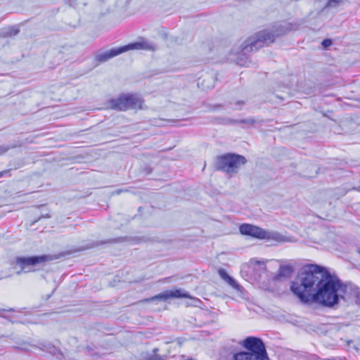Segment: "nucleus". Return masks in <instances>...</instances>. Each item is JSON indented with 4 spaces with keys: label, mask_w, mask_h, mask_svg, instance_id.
Instances as JSON below:
<instances>
[{
    "label": "nucleus",
    "mask_w": 360,
    "mask_h": 360,
    "mask_svg": "<svg viewBox=\"0 0 360 360\" xmlns=\"http://www.w3.org/2000/svg\"><path fill=\"white\" fill-rule=\"evenodd\" d=\"M354 293L356 297V302L359 304H360V290L359 288H356L354 290Z\"/></svg>",
    "instance_id": "19"
},
{
    "label": "nucleus",
    "mask_w": 360,
    "mask_h": 360,
    "mask_svg": "<svg viewBox=\"0 0 360 360\" xmlns=\"http://www.w3.org/2000/svg\"><path fill=\"white\" fill-rule=\"evenodd\" d=\"M293 271L290 265H281L278 269L277 276L279 278H289Z\"/></svg>",
    "instance_id": "13"
},
{
    "label": "nucleus",
    "mask_w": 360,
    "mask_h": 360,
    "mask_svg": "<svg viewBox=\"0 0 360 360\" xmlns=\"http://www.w3.org/2000/svg\"><path fill=\"white\" fill-rule=\"evenodd\" d=\"M218 274L220 276V277L226 283H228L231 287H233L235 289H238L239 285H238L236 281L232 277L229 276L224 269H219L218 270Z\"/></svg>",
    "instance_id": "12"
},
{
    "label": "nucleus",
    "mask_w": 360,
    "mask_h": 360,
    "mask_svg": "<svg viewBox=\"0 0 360 360\" xmlns=\"http://www.w3.org/2000/svg\"><path fill=\"white\" fill-rule=\"evenodd\" d=\"M341 1L342 0H328L325 7H336Z\"/></svg>",
    "instance_id": "16"
},
{
    "label": "nucleus",
    "mask_w": 360,
    "mask_h": 360,
    "mask_svg": "<svg viewBox=\"0 0 360 360\" xmlns=\"http://www.w3.org/2000/svg\"><path fill=\"white\" fill-rule=\"evenodd\" d=\"M155 44L142 39L138 41L130 43L121 47L113 48L106 51L99 53L96 56V60L99 62H105L126 51L131 50L155 51Z\"/></svg>",
    "instance_id": "5"
},
{
    "label": "nucleus",
    "mask_w": 360,
    "mask_h": 360,
    "mask_svg": "<svg viewBox=\"0 0 360 360\" xmlns=\"http://www.w3.org/2000/svg\"><path fill=\"white\" fill-rule=\"evenodd\" d=\"M14 146H0V155H3L6 152H7L11 148H13Z\"/></svg>",
    "instance_id": "18"
},
{
    "label": "nucleus",
    "mask_w": 360,
    "mask_h": 360,
    "mask_svg": "<svg viewBox=\"0 0 360 360\" xmlns=\"http://www.w3.org/2000/svg\"><path fill=\"white\" fill-rule=\"evenodd\" d=\"M143 98L138 94H123L106 103L108 109L124 111L128 109H142Z\"/></svg>",
    "instance_id": "6"
},
{
    "label": "nucleus",
    "mask_w": 360,
    "mask_h": 360,
    "mask_svg": "<svg viewBox=\"0 0 360 360\" xmlns=\"http://www.w3.org/2000/svg\"><path fill=\"white\" fill-rule=\"evenodd\" d=\"M171 297H176V298L188 297V294L186 292H183L181 290H175L165 292L163 293H161V294H159L154 297H152L149 299H146V300H145V301L150 302V301H154V300H157L165 301L167 299L171 298Z\"/></svg>",
    "instance_id": "10"
},
{
    "label": "nucleus",
    "mask_w": 360,
    "mask_h": 360,
    "mask_svg": "<svg viewBox=\"0 0 360 360\" xmlns=\"http://www.w3.org/2000/svg\"><path fill=\"white\" fill-rule=\"evenodd\" d=\"M244 105L243 101H238L231 107L233 110H240Z\"/></svg>",
    "instance_id": "17"
},
{
    "label": "nucleus",
    "mask_w": 360,
    "mask_h": 360,
    "mask_svg": "<svg viewBox=\"0 0 360 360\" xmlns=\"http://www.w3.org/2000/svg\"><path fill=\"white\" fill-rule=\"evenodd\" d=\"M120 192H121V190L116 191V193H117V194L120 193Z\"/></svg>",
    "instance_id": "23"
},
{
    "label": "nucleus",
    "mask_w": 360,
    "mask_h": 360,
    "mask_svg": "<svg viewBox=\"0 0 360 360\" xmlns=\"http://www.w3.org/2000/svg\"><path fill=\"white\" fill-rule=\"evenodd\" d=\"M9 173V170H4L0 172V178L2 177L4 174Z\"/></svg>",
    "instance_id": "22"
},
{
    "label": "nucleus",
    "mask_w": 360,
    "mask_h": 360,
    "mask_svg": "<svg viewBox=\"0 0 360 360\" xmlns=\"http://www.w3.org/2000/svg\"><path fill=\"white\" fill-rule=\"evenodd\" d=\"M295 26L289 22H283L278 23L270 30H264L249 37L243 44L239 52L236 53V58H232L238 65L248 66L250 63L248 53L257 51L264 44H269L274 41L275 38L286 34L291 30H294Z\"/></svg>",
    "instance_id": "1"
},
{
    "label": "nucleus",
    "mask_w": 360,
    "mask_h": 360,
    "mask_svg": "<svg viewBox=\"0 0 360 360\" xmlns=\"http://www.w3.org/2000/svg\"><path fill=\"white\" fill-rule=\"evenodd\" d=\"M331 44H332V41H331L330 39H324L322 41V45L325 48H327V47L330 46Z\"/></svg>",
    "instance_id": "20"
},
{
    "label": "nucleus",
    "mask_w": 360,
    "mask_h": 360,
    "mask_svg": "<svg viewBox=\"0 0 360 360\" xmlns=\"http://www.w3.org/2000/svg\"><path fill=\"white\" fill-rule=\"evenodd\" d=\"M261 239H266L268 240H272L277 243H282L285 241V238L283 236L276 231H269L264 229V233L262 234Z\"/></svg>",
    "instance_id": "11"
},
{
    "label": "nucleus",
    "mask_w": 360,
    "mask_h": 360,
    "mask_svg": "<svg viewBox=\"0 0 360 360\" xmlns=\"http://www.w3.org/2000/svg\"><path fill=\"white\" fill-rule=\"evenodd\" d=\"M18 29L15 27H11L5 30H0V37H6L15 36L18 33Z\"/></svg>",
    "instance_id": "15"
},
{
    "label": "nucleus",
    "mask_w": 360,
    "mask_h": 360,
    "mask_svg": "<svg viewBox=\"0 0 360 360\" xmlns=\"http://www.w3.org/2000/svg\"><path fill=\"white\" fill-rule=\"evenodd\" d=\"M328 272L326 268L317 264L306 266L300 274L298 281L292 282L290 289L300 301L305 304L302 297H306L307 295H313L316 288L318 289Z\"/></svg>",
    "instance_id": "2"
},
{
    "label": "nucleus",
    "mask_w": 360,
    "mask_h": 360,
    "mask_svg": "<svg viewBox=\"0 0 360 360\" xmlns=\"http://www.w3.org/2000/svg\"><path fill=\"white\" fill-rule=\"evenodd\" d=\"M250 265L255 269L261 272H264L266 270V264L264 261H259L256 259H252L250 261Z\"/></svg>",
    "instance_id": "14"
},
{
    "label": "nucleus",
    "mask_w": 360,
    "mask_h": 360,
    "mask_svg": "<svg viewBox=\"0 0 360 360\" xmlns=\"http://www.w3.org/2000/svg\"><path fill=\"white\" fill-rule=\"evenodd\" d=\"M246 163L244 156L236 154H226L217 160V167L226 174L232 176L238 172L240 167Z\"/></svg>",
    "instance_id": "7"
},
{
    "label": "nucleus",
    "mask_w": 360,
    "mask_h": 360,
    "mask_svg": "<svg viewBox=\"0 0 360 360\" xmlns=\"http://www.w3.org/2000/svg\"><path fill=\"white\" fill-rule=\"evenodd\" d=\"M245 351L236 353L234 360H269L263 341L257 337L250 336L243 342Z\"/></svg>",
    "instance_id": "4"
},
{
    "label": "nucleus",
    "mask_w": 360,
    "mask_h": 360,
    "mask_svg": "<svg viewBox=\"0 0 360 360\" xmlns=\"http://www.w3.org/2000/svg\"><path fill=\"white\" fill-rule=\"evenodd\" d=\"M50 259L49 256L43 255L39 257H18L15 259V264L20 267V270L17 271V274H19L24 272H29L30 267L34 266L37 264L47 261Z\"/></svg>",
    "instance_id": "8"
},
{
    "label": "nucleus",
    "mask_w": 360,
    "mask_h": 360,
    "mask_svg": "<svg viewBox=\"0 0 360 360\" xmlns=\"http://www.w3.org/2000/svg\"><path fill=\"white\" fill-rule=\"evenodd\" d=\"M241 122L244 123V124H253L255 122V121L252 118H248V119L242 120Z\"/></svg>",
    "instance_id": "21"
},
{
    "label": "nucleus",
    "mask_w": 360,
    "mask_h": 360,
    "mask_svg": "<svg viewBox=\"0 0 360 360\" xmlns=\"http://www.w3.org/2000/svg\"><path fill=\"white\" fill-rule=\"evenodd\" d=\"M347 287L342 288L340 281L329 272L323 277V281L313 295L302 297L305 304L319 302L323 305L332 307L338 303L339 297L343 296L342 292L346 291Z\"/></svg>",
    "instance_id": "3"
},
{
    "label": "nucleus",
    "mask_w": 360,
    "mask_h": 360,
    "mask_svg": "<svg viewBox=\"0 0 360 360\" xmlns=\"http://www.w3.org/2000/svg\"><path fill=\"white\" fill-rule=\"evenodd\" d=\"M239 231L242 235L249 236L258 239H261L262 234L264 233V229L250 224H241L239 227Z\"/></svg>",
    "instance_id": "9"
}]
</instances>
